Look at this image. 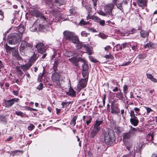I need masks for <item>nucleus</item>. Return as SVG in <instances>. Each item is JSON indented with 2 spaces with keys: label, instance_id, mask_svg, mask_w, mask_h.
I'll list each match as a JSON object with an SVG mask.
<instances>
[{
  "label": "nucleus",
  "instance_id": "nucleus-1",
  "mask_svg": "<svg viewBox=\"0 0 157 157\" xmlns=\"http://www.w3.org/2000/svg\"><path fill=\"white\" fill-rule=\"evenodd\" d=\"M104 140L105 143L108 145H111L115 140V133L114 131L110 129L104 133Z\"/></svg>",
  "mask_w": 157,
  "mask_h": 157
},
{
  "label": "nucleus",
  "instance_id": "nucleus-2",
  "mask_svg": "<svg viewBox=\"0 0 157 157\" xmlns=\"http://www.w3.org/2000/svg\"><path fill=\"white\" fill-rule=\"evenodd\" d=\"M22 36V34L19 35L17 33H11L8 36L7 41L10 44H16L21 40Z\"/></svg>",
  "mask_w": 157,
  "mask_h": 157
},
{
  "label": "nucleus",
  "instance_id": "nucleus-3",
  "mask_svg": "<svg viewBox=\"0 0 157 157\" xmlns=\"http://www.w3.org/2000/svg\"><path fill=\"white\" fill-rule=\"evenodd\" d=\"M64 38L72 43H75L78 41V37L75 33L69 31H65L63 33Z\"/></svg>",
  "mask_w": 157,
  "mask_h": 157
},
{
  "label": "nucleus",
  "instance_id": "nucleus-4",
  "mask_svg": "<svg viewBox=\"0 0 157 157\" xmlns=\"http://www.w3.org/2000/svg\"><path fill=\"white\" fill-rule=\"evenodd\" d=\"M38 21H37L33 24V26L30 28V30L31 31L34 32L37 30L38 28L40 30L45 28L46 25V23H44V22L40 23H40L38 24Z\"/></svg>",
  "mask_w": 157,
  "mask_h": 157
},
{
  "label": "nucleus",
  "instance_id": "nucleus-5",
  "mask_svg": "<svg viewBox=\"0 0 157 157\" xmlns=\"http://www.w3.org/2000/svg\"><path fill=\"white\" fill-rule=\"evenodd\" d=\"M52 58H55L54 63L53 67V68L55 71H56L57 70V67L58 64L60 63L61 60L60 57V55L59 53H55L52 56Z\"/></svg>",
  "mask_w": 157,
  "mask_h": 157
},
{
  "label": "nucleus",
  "instance_id": "nucleus-6",
  "mask_svg": "<svg viewBox=\"0 0 157 157\" xmlns=\"http://www.w3.org/2000/svg\"><path fill=\"white\" fill-rule=\"evenodd\" d=\"M31 14L33 16H36V17L40 16V23L42 22H44V23L46 22V18L41 14V13L36 9H34L31 10Z\"/></svg>",
  "mask_w": 157,
  "mask_h": 157
},
{
  "label": "nucleus",
  "instance_id": "nucleus-7",
  "mask_svg": "<svg viewBox=\"0 0 157 157\" xmlns=\"http://www.w3.org/2000/svg\"><path fill=\"white\" fill-rule=\"evenodd\" d=\"M33 47L32 44L29 43L27 42L25 40H22L20 47V51L22 52L25 51L26 49L31 48Z\"/></svg>",
  "mask_w": 157,
  "mask_h": 157
},
{
  "label": "nucleus",
  "instance_id": "nucleus-8",
  "mask_svg": "<svg viewBox=\"0 0 157 157\" xmlns=\"http://www.w3.org/2000/svg\"><path fill=\"white\" fill-rule=\"evenodd\" d=\"M60 75L57 72H55L52 75L51 79L52 80L59 86H61V84L60 82Z\"/></svg>",
  "mask_w": 157,
  "mask_h": 157
},
{
  "label": "nucleus",
  "instance_id": "nucleus-9",
  "mask_svg": "<svg viewBox=\"0 0 157 157\" xmlns=\"http://www.w3.org/2000/svg\"><path fill=\"white\" fill-rule=\"evenodd\" d=\"M136 128L131 127V129L128 132L125 133L123 134V139L124 140L129 139L135 134Z\"/></svg>",
  "mask_w": 157,
  "mask_h": 157
},
{
  "label": "nucleus",
  "instance_id": "nucleus-10",
  "mask_svg": "<svg viewBox=\"0 0 157 157\" xmlns=\"http://www.w3.org/2000/svg\"><path fill=\"white\" fill-rule=\"evenodd\" d=\"M36 48L38 53L43 54L45 51V49L44 48V44L42 43H39L36 46Z\"/></svg>",
  "mask_w": 157,
  "mask_h": 157
},
{
  "label": "nucleus",
  "instance_id": "nucleus-11",
  "mask_svg": "<svg viewBox=\"0 0 157 157\" xmlns=\"http://www.w3.org/2000/svg\"><path fill=\"white\" fill-rule=\"evenodd\" d=\"M113 2L116 3L117 7L120 10H122V4L126 3V0H113Z\"/></svg>",
  "mask_w": 157,
  "mask_h": 157
},
{
  "label": "nucleus",
  "instance_id": "nucleus-12",
  "mask_svg": "<svg viewBox=\"0 0 157 157\" xmlns=\"http://www.w3.org/2000/svg\"><path fill=\"white\" fill-rule=\"evenodd\" d=\"M19 100L18 98H13L10 100H5V104L7 107L11 106L15 102H17Z\"/></svg>",
  "mask_w": 157,
  "mask_h": 157
},
{
  "label": "nucleus",
  "instance_id": "nucleus-13",
  "mask_svg": "<svg viewBox=\"0 0 157 157\" xmlns=\"http://www.w3.org/2000/svg\"><path fill=\"white\" fill-rule=\"evenodd\" d=\"M113 2L107 4L104 8V10L106 13H109L112 12V11L114 6Z\"/></svg>",
  "mask_w": 157,
  "mask_h": 157
},
{
  "label": "nucleus",
  "instance_id": "nucleus-14",
  "mask_svg": "<svg viewBox=\"0 0 157 157\" xmlns=\"http://www.w3.org/2000/svg\"><path fill=\"white\" fill-rule=\"evenodd\" d=\"M87 80L86 78L82 79L78 82V87H79V90L85 87L86 86Z\"/></svg>",
  "mask_w": 157,
  "mask_h": 157
},
{
  "label": "nucleus",
  "instance_id": "nucleus-15",
  "mask_svg": "<svg viewBox=\"0 0 157 157\" xmlns=\"http://www.w3.org/2000/svg\"><path fill=\"white\" fill-rule=\"evenodd\" d=\"M147 0H136V2L137 5L140 7L147 6Z\"/></svg>",
  "mask_w": 157,
  "mask_h": 157
},
{
  "label": "nucleus",
  "instance_id": "nucleus-16",
  "mask_svg": "<svg viewBox=\"0 0 157 157\" xmlns=\"http://www.w3.org/2000/svg\"><path fill=\"white\" fill-rule=\"evenodd\" d=\"M83 47L89 55H91L93 53L92 47L89 46L88 44V45H83Z\"/></svg>",
  "mask_w": 157,
  "mask_h": 157
},
{
  "label": "nucleus",
  "instance_id": "nucleus-17",
  "mask_svg": "<svg viewBox=\"0 0 157 157\" xmlns=\"http://www.w3.org/2000/svg\"><path fill=\"white\" fill-rule=\"evenodd\" d=\"M102 121H95V123L94 124V128L100 131L101 129L100 126L101 124H102Z\"/></svg>",
  "mask_w": 157,
  "mask_h": 157
},
{
  "label": "nucleus",
  "instance_id": "nucleus-18",
  "mask_svg": "<svg viewBox=\"0 0 157 157\" xmlns=\"http://www.w3.org/2000/svg\"><path fill=\"white\" fill-rule=\"evenodd\" d=\"M65 54V56H67L68 57H70L72 56H73V57H76L78 56L77 53L69 51H67Z\"/></svg>",
  "mask_w": 157,
  "mask_h": 157
},
{
  "label": "nucleus",
  "instance_id": "nucleus-19",
  "mask_svg": "<svg viewBox=\"0 0 157 157\" xmlns=\"http://www.w3.org/2000/svg\"><path fill=\"white\" fill-rule=\"evenodd\" d=\"M32 64L29 63L28 64L23 65L21 66V68L23 71H25L28 70L31 67Z\"/></svg>",
  "mask_w": 157,
  "mask_h": 157
},
{
  "label": "nucleus",
  "instance_id": "nucleus-20",
  "mask_svg": "<svg viewBox=\"0 0 157 157\" xmlns=\"http://www.w3.org/2000/svg\"><path fill=\"white\" fill-rule=\"evenodd\" d=\"M130 121L132 124L134 126H137L139 122V121L137 119L136 117L131 118L130 119Z\"/></svg>",
  "mask_w": 157,
  "mask_h": 157
},
{
  "label": "nucleus",
  "instance_id": "nucleus-21",
  "mask_svg": "<svg viewBox=\"0 0 157 157\" xmlns=\"http://www.w3.org/2000/svg\"><path fill=\"white\" fill-rule=\"evenodd\" d=\"M18 12L17 11H16V12L14 14H13L10 16V22L13 24L14 23V21L16 19V16L18 15Z\"/></svg>",
  "mask_w": 157,
  "mask_h": 157
},
{
  "label": "nucleus",
  "instance_id": "nucleus-22",
  "mask_svg": "<svg viewBox=\"0 0 157 157\" xmlns=\"http://www.w3.org/2000/svg\"><path fill=\"white\" fill-rule=\"evenodd\" d=\"M99 130L96 129L94 128H93L92 130L90 133V136L91 138H94L97 134L99 132Z\"/></svg>",
  "mask_w": 157,
  "mask_h": 157
},
{
  "label": "nucleus",
  "instance_id": "nucleus-23",
  "mask_svg": "<svg viewBox=\"0 0 157 157\" xmlns=\"http://www.w3.org/2000/svg\"><path fill=\"white\" fill-rule=\"evenodd\" d=\"M144 47L146 48L152 49L155 48V46L154 44L152 43H149L145 45Z\"/></svg>",
  "mask_w": 157,
  "mask_h": 157
},
{
  "label": "nucleus",
  "instance_id": "nucleus-24",
  "mask_svg": "<svg viewBox=\"0 0 157 157\" xmlns=\"http://www.w3.org/2000/svg\"><path fill=\"white\" fill-rule=\"evenodd\" d=\"M120 112V109L118 108L113 107H111V112L112 113L117 114L119 113Z\"/></svg>",
  "mask_w": 157,
  "mask_h": 157
},
{
  "label": "nucleus",
  "instance_id": "nucleus-25",
  "mask_svg": "<svg viewBox=\"0 0 157 157\" xmlns=\"http://www.w3.org/2000/svg\"><path fill=\"white\" fill-rule=\"evenodd\" d=\"M74 57L73 58L69 59V60L71 62L72 64L75 66H77V62L78 61V59Z\"/></svg>",
  "mask_w": 157,
  "mask_h": 157
},
{
  "label": "nucleus",
  "instance_id": "nucleus-26",
  "mask_svg": "<svg viewBox=\"0 0 157 157\" xmlns=\"http://www.w3.org/2000/svg\"><path fill=\"white\" fill-rule=\"evenodd\" d=\"M21 69V67L20 66H17L15 68L16 72L17 73V74L20 76H22L24 74L23 72L22 71Z\"/></svg>",
  "mask_w": 157,
  "mask_h": 157
},
{
  "label": "nucleus",
  "instance_id": "nucleus-27",
  "mask_svg": "<svg viewBox=\"0 0 157 157\" xmlns=\"http://www.w3.org/2000/svg\"><path fill=\"white\" fill-rule=\"evenodd\" d=\"M146 76L147 78L150 79L153 82H157V80L154 78L151 74L147 73Z\"/></svg>",
  "mask_w": 157,
  "mask_h": 157
},
{
  "label": "nucleus",
  "instance_id": "nucleus-28",
  "mask_svg": "<svg viewBox=\"0 0 157 157\" xmlns=\"http://www.w3.org/2000/svg\"><path fill=\"white\" fill-rule=\"evenodd\" d=\"M69 96L71 97H74L75 95V92L72 88H70L69 92L67 93Z\"/></svg>",
  "mask_w": 157,
  "mask_h": 157
},
{
  "label": "nucleus",
  "instance_id": "nucleus-29",
  "mask_svg": "<svg viewBox=\"0 0 157 157\" xmlns=\"http://www.w3.org/2000/svg\"><path fill=\"white\" fill-rule=\"evenodd\" d=\"M74 44H76V47L78 49H79L81 48L82 47H83V45H85V44H83L82 43L80 42L79 41L78 38V41L77 42L75 43H74Z\"/></svg>",
  "mask_w": 157,
  "mask_h": 157
},
{
  "label": "nucleus",
  "instance_id": "nucleus-30",
  "mask_svg": "<svg viewBox=\"0 0 157 157\" xmlns=\"http://www.w3.org/2000/svg\"><path fill=\"white\" fill-rule=\"evenodd\" d=\"M140 35L142 37L145 38L148 36L149 34L147 32L142 30L140 32Z\"/></svg>",
  "mask_w": 157,
  "mask_h": 157
},
{
  "label": "nucleus",
  "instance_id": "nucleus-31",
  "mask_svg": "<svg viewBox=\"0 0 157 157\" xmlns=\"http://www.w3.org/2000/svg\"><path fill=\"white\" fill-rule=\"evenodd\" d=\"M24 26L23 25H20L18 26V30L20 33V35L22 34L24 32Z\"/></svg>",
  "mask_w": 157,
  "mask_h": 157
},
{
  "label": "nucleus",
  "instance_id": "nucleus-32",
  "mask_svg": "<svg viewBox=\"0 0 157 157\" xmlns=\"http://www.w3.org/2000/svg\"><path fill=\"white\" fill-rule=\"evenodd\" d=\"M0 121L6 123L7 122V119L6 116L3 115H0Z\"/></svg>",
  "mask_w": 157,
  "mask_h": 157
},
{
  "label": "nucleus",
  "instance_id": "nucleus-33",
  "mask_svg": "<svg viewBox=\"0 0 157 157\" xmlns=\"http://www.w3.org/2000/svg\"><path fill=\"white\" fill-rule=\"evenodd\" d=\"M37 58V57L36 56V55L34 53L30 59V62L31 63H33Z\"/></svg>",
  "mask_w": 157,
  "mask_h": 157
},
{
  "label": "nucleus",
  "instance_id": "nucleus-34",
  "mask_svg": "<svg viewBox=\"0 0 157 157\" xmlns=\"http://www.w3.org/2000/svg\"><path fill=\"white\" fill-rule=\"evenodd\" d=\"M55 2L59 5H64L66 3L65 0H55Z\"/></svg>",
  "mask_w": 157,
  "mask_h": 157
},
{
  "label": "nucleus",
  "instance_id": "nucleus-35",
  "mask_svg": "<svg viewBox=\"0 0 157 157\" xmlns=\"http://www.w3.org/2000/svg\"><path fill=\"white\" fill-rule=\"evenodd\" d=\"M116 97L120 100H123V98L122 94L121 92H118L116 94Z\"/></svg>",
  "mask_w": 157,
  "mask_h": 157
},
{
  "label": "nucleus",
  "instance_id": "nucleus-36",
  "mask_svg": "<svg viewBox=\"0 0 157 157\" xmlns=\"http://www.w3.org/2000/svg\"><path fill=\"white\" fill-rule=\"evenodd\" d=\"M88 67L87 64L85 62L82 64V71L88 70Z\"/></svg>",
  "mask_w": 157,
  "mask_h": 157
},
{
  "label": "nucleus",
  "instance_id": "nucleus-37",
  "mask_svg": "<svg viewBox=\"0 0 157 157\" xmlns=\"http://www.w3.org/2000/svg\"><path fill=\"white\" fill-rule=\"evenodd\" d=\"M92 19L98 23H99L100 20H101V19L99 18L97 16H93V18H92Z\"/></svg>",
  "mask_w": 157,
  "mask_h": 157
},
{
  "label": "nucleus",
  "instance_id": "nucleus-38",
  "mask_svg": "<svg viewBox=\"0 0 157 157\" xmlns=\"http://www.w3.org/2000/svg\"><path fill=\"white\" fill-rule=\"evenodd\" d=\"M138 45V44L136 43H134L133 45H132V49L134 51L136 50L137 49V46Z\"/></svg>",
  "mask_w": 157,
  "mask_h": 157
},
{
  "label": "nucleus",
  "instance_id": "nucleus-39",
  "mask_svg": "<svg viewBox=\"0 0 157 157\" xmlns=\"http://www.w3.org/2000/svg\"><path fill=\"white\" fill-rule=\"evenodd\" d=\"M15 114L17 116H20L21 117H24V114L21 111H16L15 112Z\"/></svg>",
  "mask_w": 157,
  "mask_h": 157
},
{
  "label": "nucleus",
  "instance_id": "nucleus-40",
  "mask_svg": "<svg viewBox=\"0 0 157 157\" xmlns=\"http://www.w3.org/2000/svg\"><path fill=\"white\" fill-rule=\"evenodd\" d=\"M71 103V102L70 101L69 102H63L62 103V105L63 107V108L64 107H67V106L69 104Z\"/></svg>",
  "mask_w": 157,
  "mask_h": 157
},
{
  "label": "nucleus",
  "instance_id": "nucleus-41",
  "mask_svg": "<svg viewBox=\"0 0 157 157\" xmlns=\"http://www.w3.org/2000/svg\"><path fill=\"white\" fill-rule=\"evenodd\" d=\"M99 36L102 39H105L107 38V36L103 33H100L99 34Z\"/></svg>",
  "mask_w": 157,
  "mask_h": 157
},
{
  "label": "nucleus",
  "instance_id": "nucleus-42",
  "mask_svg": "<svg viewBox=\"0 0 157 157\" xmlns=\"http://www.w3.org/2000/svg\"><path fill=\"white\" fill-rule=\"evenodd\" d=\"M115 48H116V50L117 51H118L119 50H121L122 49V47L121 46V44H117Z\"/></svg>",
  "mask_w": 157,
  "mask_h": 157
},
{
  "label": "nucleus",
  "instance_id": "nucleus-43",
  "mask_svg": "<svg viewBox=\"0 0 157 157\" xmlns=\"http://www.w3.org/2000/svg\"><path fill=\"white\" fill-rule=\"evenodd\" d=\"M88 71V70L82 71V75L83 77H85L86 76L87 77H88V75H87Z\"/></svg>",
  "mask_w": 157,
  "mask_h": 157
},
{
  "label": "nucleus",
  "instance_id": "nucleus-44",
  "mask_svg": "<svg viewBox=\"0 0 157 157\" xmlns=\"http://www.w3.org/2000/svg\"><path fill=\"white\" fill-rule=\"evenodd\" d=\"M43 87L44 86L43 84L42 83H40L39 85L37 86L36 88L39 90H41L43 88Z\"/></svg>",
  "mask_w": 157,
  "mask_h": 157
},
{
  "label": "nucleus",
  "instance_id": "nucleus-45",
  "mask_svg": "<svg viewBox=\"0 0 157 157\" xmlns=\"http://www.w3.org/2000/svg\"><path fill=\"white\" fill-rule=\"evenodd\" d=\"M146 57V55L145 54H141L139 55L138 58L139 59H144Z\"/></svg>",
  "mask_w": 157,
  "mask_h": 157
},
{
  "label": "nucleus",
  "instance_id": "nucleus-46",
  "mask_svg": "<svg viewBox=\"0 0 157 157\" xmlns=\"http://www.w3.org/2000/svg\"><path fill=\"white\" fill-rule=\"evenodd\" d=\"M105 57L106 59H114V57H113V56H112L110 54H109V55H106L105 56Z\"/></svg>",
  "mask_w": 157,
  "mask_h": 157
},
{
  "label": "nucleus",
  "instance_id": "nucleus-47",
  "mask_svg": "<svg viewBox=\"0 0 157 157\" xmlns=\"http://www.w3.org/2000/svg\"><path fill=\"white\" fill-rule=\"evenodd\" d=\"M21 152V151L20 150H17L14 151L12 152V155L13 156L18 155V152Z\"/></svg>",
  "mask_w": 157,
  "mask_h": 157
},
{
  "label": "nucleus",
  "instance_id": "nucleus-48",
  "mask_svg": "<svg viewBox=\"0 0 157 157\" xmlns=\"http://www.w3.org/2000/svg\"><path fill=\"white\" fill-rule=\"evenodd\" d=\"M35 126L32 124H30V125L28 127V129L29 130L31 131L33 130Z\"/></svg>",
  "mask_w": 157,
  "mask_h": 157
},
{
  "label": "nucleus",
  "instance_id": "nucleus-49",
  "mask_svg": "<svg viewBox=\"0 0 157 157\" xmlns=\"http://www.w3.org/2000/svg\"><path fill=\"white\" fill-rule=\"evenodd\" d=\"M25 107L26 108V109L28 111H37V110L36 109H33V108H32L26 106Z\"/></svg>",
  "mask_w": 157,
  "mask_h": 157
},
{
  "label": "nucleus",
  "instance_id": "nucleus-50",
  "mask_svg": "<svg viewBox=\"0 0 157 157\" xmlns=\"http://www.w3.org/2000/svg\"><path fill=\"white\" fill-rule=\"evenodd\" d=\"M18 54H19V53L17 50H15L13 51L12 52V55L13 56H15Z\"/></svg>",
  "mask_w": 157,
  "mask_h": 157
},
{
  "label": "nucleus",
  "instance_id": "nucleus-51",
  "mask_svg": "<svg viewBox=\"0 0 157 157\" xmlns=\"http://www.w3.org/2000/svg\"><path fill=\"white\" fill-rule=\"evenodd\" d=\"M5 47L6 48V50H11L13 48L10 47L6 44L5 45Z\"/></svg>",
  "mask_w": 157,
  "mask_h": 157
},
{
  "label": "nucleus",
  "instance_id": "nucleus-52",
  "mask_svg": "<svg viewBox=\"0 0 157 157\" xmlns=\"http://www.w3.org/2000/svg\"><path fill=\"white\" fill-rule=\"evenodd\" d=\"M80 24L82 25H86L89 24V22H86V21H84L83 20H81L80 22Z\"/></svg>",
  "mask_w": 157,
  "mask_h": 157
},
{
  "label": "nucleus",
  "instance_id": "nucleus-53",
  "mask_svg": "<svg viewBox=\"0 0 157 157\" xmlns=\"http://www.w3.org/2000/svg\"><path fill=\"white\" fill-rule=\"evenodd\" d=\"M130 116L132 117H136L135 116V115L134 114V111L132 110H131L130 111Z\"/></svg>",
  "mask_w": 157,
  "mask_h": 157
},
{
  "label": "nucleus",
  "instance_id": "nucleus-54",
  "mask_svg": "<svg viewBox=\"0 0 157 157\" xmlns=\"http://www.w3.org/2000/svg\"><path fill=\"white\" fill-rule=\"evenodd\" d=\"M128 87L127 85H124L123 87V90L124 94H126L127 92Z\"/></svg>",
  "mask_w": 157,
  "mask_h": 157
},
{
  "label": "nucleus",
  "instance_id": "nucleus-55",
  "mask_svg": "<svg viewBox=\"0 0 157 157\" xmlns=\"http://www.w3.org/2000/svg\"><path fill=\"white\" fill-rule=\"evenodd\" d=\"M108 14H109V17L110 20H112L113 18L114 17L112 13V12L108 13Z\"/></svg>",
  "mask_w": 157,
  "mask_h": 157
},
{
  "label": "nucleus",
  "instance_id": "nucleus-56",
  "mask_svg": "<svg viewBox=\"0 0 157 157\" xmlns=\"http://www.w3.org/2000/svg\"><path fill=\"white\" fill-rule=\"evenodd\" d=\"M81 35L82 36L86 37L87 36V33L85 31H82L81 33Z\"/></svg>",
  "mask_w": 157,
  "mask_h": 157
},
{
  "label": "nucleus",
  "instance_id": "nucleus-57",
  "mask_svg": "<svg viewBox=\"0 0 157 157\" xmlns=\"http://www.w3.org/2000/svg\"><path fill=\"white\" fill-rule=\"evenodd\" d=\"M98 13L100 15H101L102 16H105L106 15V14L104 13L103 11L102 10H100L98 11Z\"/></svg>",
  "mask_w": 157,
  "mask_h": 157
},
{
  "label": "nucleus",
  "instance_id": "nucleus-58",
  "mask_svg": "<svg viewBox=\"0 0 157 157\" xmlns=\"http://www.w3.org/2000/svg\"><path fill=\"white\" fill-rule=\"evenodd\" d=\"M78 61L81 62L83 63L86 62L85 60V59H83L81 57H79V58H78Z\"/></svg>",
  "mask_w": 157,
  "mask_h": 157
},
{
  "label": "nucleus",
  "instance_id": "nucleus-59",
  "mask_svg": "<svg viewBox=\"0 0 157 157\" xmlns=\"http://www.w3.org/2000/svg\"><path fill=\"white\" fill-rule=\"evenodd\" d=\"M3 13L2 11L0 10V20H2L4 18Z\"/></svg>",
  "mask_w": 157,
  "mask_h": 157
},
{
  "label": "nucleus",
  "instance_id": "nucleus-60",
  "mask_svg": "<svg viewBox=\"0 0 157 157\" xmlns=\"http://www.w3.org/2000/svg\"><path fill=\"white\" fill-rule=\"evenodd\" d=\"M93 3L94 8L95 9L96 7V5L97 3V0H92Z\"/></svg>",
  "mask_w": 157,
  "mask_h": 157
},
{
  "label": "nucleus",
  "instance_id": "nucleus-61",
  "mask_svg": "<svg viewBox=\"0 0 157 157\" xmlns=\"http://www.w3.org/2000/svg\"><path fill=\"white\" fill-rule=\"evenodd\" d=\"M15 58L18 60H21L22 59V58L21 57L19 56V54H18L16 56H15Z\"/></svg>",
  "mask_w": 157,
  "mask_h": 157
},
{
  "label": "nucleus",
  "instance_id": "nucleus-62",
  "mask_svg": "<svg viewBox=\"0 0 157 157\" xmlns=\"http://www.w3.org/2000/svg\"><path fill=\"white\" fill-rule=\"evenodd\" d=\"M145 108L146 109L147 113H149L151 111H152V110L149 107H145Z\"/></svg>",
  "mask_w": 157,
  "mask_h": 157
},
{
  "label": "nucleus",
  "instance_id": "nucleus-63",
  "mask_svg": "<svg viewBox=\"0 0 157 157\" xmlns=\"http://www.w3.org/2000/svg\"><path fill=\"white\" fill-rule=\"evenodd\" d=\"M127 46V44L126 43H124L121 44V46L122 47V49L124 48H125Z\"/></svg>",
  "mask_w": 157,
  "mask_h": 157
},
{
  "label": "nucleus",
  "instance_id": "nucleus-64",
  "mask_svg": "<svg viewBox=\"0 0 157 157\" xmlns=\"http://www.w3.org/2000/svg\"><path fill=\"white\" fill-rule=\"evenodd\" d=\"M99 23L101 25L104 26L105 25V21L104 20H102L101 19Z\"/></svg>",
  "mask_w": 157,
  "mask_h": 157
}]
</instances>
